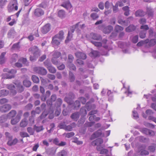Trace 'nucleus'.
<instances>
[{
  "instance_id": "nucleus-15",
  "label": "nucleus",
  "mask_w": 156,
  "mask_h": 156,
  "mask_svg": "<svg viewBox=\"0 0 156 156\" xmlns=\"http://www.w3.org/2000/svg\"><path fill=\"white\" fill-rule=\"evenodd\" d=\"M23 85L26 87H29L31 85V82L28 80V77L27 76L26 78L23 81Z\"/></svg>"
},
{
  "instance_id": "nucleus-32",
  "label": "nucleus",
  "mask_w": 156,
  "mask_h": 156,
  "mask_svg": "<svg viewBox=\"0 0 156 156\" xmlns=\"http://www.w3.org/2000/svg\"><path fill=\"white\" fill-rule=\"evenodd\" d=\"M28 122L26 119H22L20 122V126L22 127H25L27 125Z\"/></svg>"
},
{
  "instance_id": "nucleus-13",
  "label": "nucleus",
  "mask_w": 156,
  "mask_h": 156,
  "mask_svg": "<svg viewBox=\"0 0 156 156\" xmlns=\"http://www.w3.org/2000/svg\"><path fill=\"white\" fill-rule=\"evenodd\" d=\"M103 142V140L100 138H98L92 141L91 144L92 145L95 146L101 145Z\"/></svg>"
},
{
  "instance_id": "nucleus-8",
  "label": "nucleus",
  "mask_w": 156,
  "mask_h": 156,
  "mask_svg": "<svg viewBox=\"0 0 156 156\" xmlns=\"http://www.w3.org/2000/svg\"><path fill=\"white\" fill-rule=\"evenodd\" d=\"M7 88L10 90V92L12 95H15L17 93V91L16 90V87L14 85L12 84H8L6 85Z\"/></svg>"
},
{
  "instance_id": "nucleus-3",
  "label": "nucleus",
  "mask_w": 156,
  "mask_h": 156,
  "mask_svg": "<svg viewBox=\"0 0 156 156\" xmlns=\"http://www.w3.org/2000/svg\"><path fill=\"white\" fill-rule=\"evenodd\" d=\"M17 2V0H12L8 6L9 12H10L14 10L18 9Z\"/></svg>"
},
{
  "instance_id": "nucleus-51",
  "label": "nucleus",
  "mask_w": 156,
  "mask_h": 156,
  "mask_svg": "<svg viewBox=\"0 0 156 156\" xmlns=\"http://www.w3.org/2000/svg\"><path fill=\"white\" fill-rule=\"evenodd\" d=\"M74 59L73 56L71 54H69L68 55V62L67 63H73V62Z\"/></svg>"
},
{
  "instance_id": "nucleus-11",
  "label": "nucleus",
  "mask_w": 156,
  "mask_h": 156,
  "mask_svg": "<svg viewBox=\"0 0 156 156\" xmlns=\"http://www.w3.org/2000/svg\"><path fill=\"white\" fill-rule=\"evenodd\" d=\"M44 11L40 8H37L34 12V15L37 17L41 16L44 14Z\"/></svg>"
},
{
  "instance_id": "nucleus-14",
  "label": "nucleus",
  "mask_w": 156,
  "mask_h": 156,
  "mask_svg": "<svg viewBox=\"0 0 156 156\" xmlns=\"http://www.w3.org/2000/svg\"><path fill=\"white\" fill-rule=\"evenodd\" d=\"M76 57L78 58L84 60L87 58L86 55L81 52H77L75 53Z\"/></svg>"
},
{
  "instance_id": "nucleus-48",
  "label": "nucleus",
  "mask_w": 156,
  "mask_h": 156,
  "mask_svg": "<svg viewBox=\"0 0 156 156\" xmlns=\"http://www.w3.org/2000/svg\"><path fill=\"white\" fill-rule=\"evenodd\" d=\"M90 17L93 20H95L99 17V16L97 13L94 12L90 14Z\"/></svg>"
},
{
  "instance_id": "nucleus-64",
  "label": "nucleus",
  "mask_w": 156,
  "mask_h": 156,
  "mask_svg": "<svg viewBox=\"0 0 156 156\" xmlns=\"http://www.w3.org/2000/svg\"><path fill=\"white\" fill-rule=\"evenodd\" d=\"M39 7L42 8H45L47 7L46 3L45 2H43L41 4H40Z\"/></svg>"
},
{
  "instance_id": "nucleus-45",
  "label": "nucleus",
  "mask_w": 156,
  "mask_h": 156,
  "mask_svg": "<svg viewBox=\"0 0 156 156\" xmlns=\"http://www.w3.org/2000/svg\"><path fill=\"white\" fill-rule=\"evenodd\" d=\"M48 69L49 72L52 73H56V70L55 67H53L52 65L49 67Z\"/></svg>"
},
{
  "instance_id": "nucleus-10",
  "label": "nucleus",
  "mask_w": 156,
  "mask_h": 156,
  "mask_svg": "<svg viewBox=\"0 0 156 156\" xmlns=\"http://www.w3.org/2000/svg\"><path fill=\"white\" fill-rule=\"evenodd\" d=\"M90 37L93 39L97 41H100L102 39L101 35L97 34L91 33L90 34Z\"/></svg>"
},
{
  "instance_id": "nucleus-56",
  "label": "nucleus",
  "mask_w": 156,
  "mask_h": 156,
  "mask_svg": "<svg viewBox=\"0 0 156 156\" xmlns=\"http://www.w3.org/2000/svg\"><path fill=\"white\" fill-rule=\"evenodd\" d=\"M144 124L147 127L152 129H153L154 127V125L148 122H145Z\"/></svg>"
},
{
  "instance_id": "nucleus-47",
  "label": "nucleus",
  "mask_w": 156,
  "mask_h": 156,
  "mask_svg": "<svg viewBox=\"0 0 156 156\" xmlns=\"http://www.w3.org/2000/svg\"><path fill=\"white\" fill-rule=\"evenodd\" d=\"M123 30V28L119 25H117L115 28V30L117 32Z\"/></svg>"
},
{
  "instance_id": "nucleus-42",
  "label": "nucleus",
  "mask_w": 156,
  "mask_h": 156,
  "mask_svg": "<svg viewBox=\"0 0 156 156\" xmlns=\"http://www.w3.org/2000/svg\"><path fill=\"white\" fill-rule=\"evenodd\" d=\"M148 149L151 152H154L155 151V145H153V143L151 145L148 147Z\"/></svg>"
},
{
  "instance_id": "nucleus-1",
  "label": "nucleus",
  "mask_w": 156,
  "mask_h": 156,
  "mask_svg": "<svg viewBox=\"0 0 156 156\" xmlns=\"http://www.w3.org/2000/svg\"><path fill=\"white\" fill-rule=\"evenodd\" d=\"M80 23V22H79L75 25H73L70 27L69 29L68 30L67 37L65 41L66 43H68L71 40V38H72V36H70V34L74 32L75 29L78 27Z\"/></svg>"
},
{
  "instance_id": "nucleus-39",
  "label": "nucleus",
  "mask_w": 156,
  "mask_h": 156,
  "mask_svg": "<svg viewBox=\"0 0 156 156\" xmlns=\"http://www.w3.org/2000/svg\"><path fill=\"white\" fill-rule=\"evenodd\" d=\"M95 122H86L84 125V127L86 128L87 127H90L92 126L93 125Z\"/></svg>"
},
{
  "instance_id": "nucleus-57",
  "label": "nucleus",
  "mask_w": 156,
  "mask_h": 156,
  "mask_svg": "<svg viewBox=\"0 0 156 156\" xmlns=\"http://www.w3.org/2000/svg\"><path fill=\"white\" fill-rule=\"evenodd\" d=\"M19 42L14 44L12 47V49H19Z\"/></svg>"
},
{
  "instance_id": "nucleus-50",
  "label": "nucleus",
  "mask_w": 156,
  "mask_h": 156,
  "mask_svg": "<svg viewBox=\"0 0 156 156\" xmlns=\"http://www.w3.org/2000/svg\"><path fill=\"white\" fill-rule=\"evenodd\" d=\"M27 131L30 135H33L34 134V130L31 127H28L27 128Z\"/></svg>"
},
{
  "instance_id": "nucleus-28",
  "label": "nucleus",
  "mask_w": 156,
  "mask_h": 156,
  "mask_svg": "<svg viewBox=\"0 0 156 156\" xmlns=\"http://www.w3.org/2000/svg\"><path fill=\"white\" fill-rule=\"evenodd\" d=\"M146 14H147L149 17H153L154 14V11L152 9L147 8Z\"/></svg>"
},
{
  "instance_id": "nucleus-31",
  "label": "nucleus",
  "mask_w": 156,
  "mask_h": 156,
  "mask_svg": "<svg viewBox=\"0 0 156 156\" xmlns=\"http://www.w3.org/2000/svg\"><path fill=\"white\" fill-rule=\"evenodd\" d=\"M85 116H81L78 122V126L80 127L81 126L84 122L85 121Z\"/></svg>"
},
{
  "instance_id": "nucleus-9",
  "label": "nucleus",
  "mask_w": 156,
  "mask_h": 156,
  "mask_svg": "<svg viewBox=\"0 0 156 156\" xmlns=\"http://www.w3.org/2000/svg\"><path fill=\"white\" fill-rule=\"evenodd\" d=\"M102 134V132L101 130L99 129L93 133L91 136L90 139L91 140H94L100 136Z\"/></svg>"
},
{
  "instance_id": "nucleus-29",
  "label": "nucleus",
  "mask_w": 156,
  "mask_h": 156,
  "mask_svg": "<svg viewBox=\"0 0 156 156\" xmlns=\"http://www.w3.org/2000/svg\"><path fill=\"white\" fill-rule=\"evenodd\" d=\"M56 37L54 36L52 38V43L53 44L56 45H58L60 44V41Z\"/></svg>"
},
{
  "instance_id": "nucleus-36",
  "label": "nucleus",
  "mask_w": 156,
  "mask_h": 156,
  "mask_svg": "<svg viewBox=\"0 0 156 156\" xmlns=\"http://www.w3.org/2000/svg\"><path fill=\"white\" fill-rule=\"evenodd\" d=\"M16 111L15 110H11L7 115V116L11 117H14L16 114Z\"/></svg>"
},
{
  "instance_id": "nucleus-35",
  "label": "nucleus",
  "mask_w": 156,
  "mask_h": 156,
  "mask_svg": "<svg viewBox=\"0 0 156 156\" xmlns=\"http://www.w3.org/2000/svg\"><path fill=\"white\" fill-rule=\"evenodd\" d=\"M64 100L69 105H72L73 103V99L68 96L65 97Z\"/></svg>"
},
{
  "instance_id": "nucleus-6",
  "label": "nucleus",
  "mask_w": 156,
  "mask_h": 156,
  "mask_svg": "<svg viewBox=\"0 0 156 156\" xmlns=\"http://www.w3.org/2000/svg\"><path fill=\"white\" fill-rule=\"evenodd\" d=\"M12 108V106L9 104H6L0 106V112L2 113H6L10 110Z\"/></svg>"
},
{
  "instance_id": "nucleus-62",
  "label": "nucleus",
  "mask_w": 156,
  "mask_h": 156,
  "mask_svg": "<svg viewBox=\"0 0 156 156\" xmlns=\"http://www.w3.org/2000/svg\"><path fill=\"white\" fill-rule=\"evenodd\" d=\"M140 29H143V30H145L147 32V30L149 29V27L147 25H145L141 26Z\"/></svg>"
},
{
  "instance_id": "nucleus-40",
  "label": "nucleus",
  "mask_w": 156,
  "mask_h": 156,
  "mask_svg": "<svg viewBox=\"0 0 156 156\" xmlns=\"http://www.w3.org/2000/svg\"><path fill=\"white\" fill-rule=\"evenodd\" d=\"M18 62H22L23 64H25L27 66L28 64L27 59L23 58H20L19 59Z\"/></svg>"
},
{
  "instance_id": "nucleus-16",
  "label": "nucleus",
  "mask_w": 156,
  "mask_h": 156,
  "mask_svg": "<svg viewBox=\"0 0 156 156\" xmlns=\"http://www.w3.org/2000/svg\"><path fill=\"white\" fill-rule=\"evenodd\" d=\"M15 84L17 87V89L19 93H21L24 91V88L22 85L21 82L15 83Z\"/></svg>"
},
{
  "instance_id": "nucleus-33",
  "label": "nucleus",
  "mask_w": 156,
  "mask_h": 156,
  "mask_svg": "<svg viewBox=\"0 0 156 156\" xmlns=\"http://www.w3.org/2000/svg\"><path fill=\"white\" fill-rule=\"evenodd\" d=\"M31 79L33 82L35 83H38L39 82V78L35 75H33L31 76Z\"/></svg>"
},
{
  "instance_id": "nucleus-25",
  "label": "nucleus",
  "mask_w": 156,
  "mask_h": 156,
  "mask_svg": "<svg viewBox=\"0 0 156 156\" xmlns=\"http://www.w3.org/2000/svg\"><path fill=\"white\" fill-rule=\"evenodd\" d=\"M15 77V75L8 73L3 74V77L6 79H11Z\"/></svg>"
},
{
  "instance_id": "nucleus-59",
  "label": "nucleus",
  "mask_w": 156,
  "mask_h": 156,
  "mask_svg": "<svg viewBox=\"0 0 156 156\" xmlns=\"http://www.w3.org/2000/svg\"><path fill=\"white\" fill-rule=\"evenodd\" d=\"M5 135L6 138H8V140L12 139L13 136L9 133L8 132H6L5 133Z\"/></svg>"
},
{
  "instance_id": "nucleus-53",
  "label": "nucleus",
  "mask_w": 156,
  "mask_h": 156,
  "mask_svg": "<svg viewBox=\"0 0 156 156\" xmlns=\"http://www.w3.org/2000/svg\"><path fill=\"white\" fill-rule=\"evenodd\" d=\"M138 22L140 24L144 25L146 23V19L144 18H141L139 20Z\"/></svg>"
},
{
  "instance_id": "nucleus-58",
  "label": "nucleus",
  "mask_w": 156,
  "mask_h": 156,
  "mask_svg": "<svg viewBox=\"0 0 156 156\" xmlns=\"http://www.w3.org/2000/svg\"><path fill=\"white\" fill-rule=\"evenodd\" d=\"M8 100L5 98H2L0 99V104L3 105L7 103Z\"/></svg>"
},
{
  "instance_id": "nucleus-54",
  "label": "nucleus",
  "mask_w": 156,
  "mask_h": 156,
  "mask_svg": "<svg viewBox=\"0 0 156 156\" xmlns=\"http://www.w3.org/2000/svg\"><path fill=\"white\" fill-rule=\"evenodd\" d=\"M20 135L22 137H29L30 136L29 134L26 132H21L20 133Z\"/></svg>"
},
{
  "instance_id": "nucleus-22",
  "label": "nucleus",
  "mask_w": 156,
  "mask_h": 156,
  "mask_svg": "<svg viewBox=\"0 0 156 156\" xmlns=\"http://www.w3.org/2000/svg\"><path fill=\"white\" fill-rule=\"evenodd\" d=\"M64 33L63 31L62 30H61L59 31L58 34L55 35L54 36L61 41L64 38Z\"/></svg>"
},
{
  "instance_id": "nucleus-46",
  "label": "nucleus",
  "mask_w": 156,
  "mask_h": 156,
  "mask_svg": "<svg viewBox=\"0 0 156 156\" xmlns=\"http://www.w3.org/2000/svg\"><path fill=\"white\" fill-rule=\"evenodd\" d=\"M147 32L145 30L141 31L139 34L140 37L141 38H144L146 37Z\"/></svg>"
},
{
  "instance_id": "nucleus-7",
  "label": "nucleus",
  "mask_w": 156,
  "mask_h": 156,
  "mask_svg": "<svg viewBox=\"0 0 156 156\" xmlns=\"http://www.w3.org/2000/svg\"><path fill=\"white\" fill-rule=\"evenodd\" d=\"M51 28V24L49 23H47L42 27L41 32L43 34H46L50 30Z\"/></svg>"
},
{
  "instance_id": "nucleus-61",
  "label": "nucleus",
  "mask_w": 156,
  "mask_h": 156,
  "mask_svg": "<svg viewBox=\"0 0 156 156\" xmlns=\"http://www.w3.org/2000/svg\"><path fill=\"white\" fill-rule=\"evenodd\" d=\"M147 140V139L143 136H141L139 137V140L141 142H145Z\"/></svg>"
},
{
  "instance_id": "nucleus-43",
  "label": "nucleus",
  "mask_w": 156,
  "mask_h": 156,
  "mask_svg": "<svg viewBox=\"0 0 156 156\" xmlns=\"http://www.w3.org/2000/svg\"><path fill=\"white\" fill-rule=\"evenodd\" d=\"M90 42L95 46L101 47L102 46V43L101 42L95 41H91Z\"/></svg>"
},
{
  "instance_id": "nucleus-60",
  "label": "nucleus",
  "mask_w": 156,
  "mask_h": 156,
  "mask_svg": "<svg viewBox=\"0 0 156 156\" xmlns=\"http://www.w3.org/2000/svg\"><path fill=\"white\" fill-rule=\"evenodd\" d=\"M14 30L13 28H12L9 30L8 33V36H9V37H10L13 34H14Z\"/></svg>"
},
{
  "instance_id": "nucleus-63",
  "label": "nucleus",
  "mask_w": 156,
  "mask_h": 156,
  "mask_svg": "<svg viewBox=\"0 0 156 156\" xmlns=\"http://www.w3.org/2000/svg\"><path fill=\"white\" fill-rule=\"evenodd\" d=\"M149 154V153L148 151L144 150L141 151L140 154L141 155L143 156L148 155Z\"/></svg>"
},
{
  "instance_id": "nucleus-17",
  "label": "nucleus",
  "mask_w": 156,
  "mask_h": 156,
  "mask_svg": "<svg viewBox=\"0 0 156 156\" xmlns=\"http://www.w3.org/2000/svg\"><path fill=\"white\" fill-rule=\"evenodd\" d=\"M56 150L54 147L48 149L46 150V153L48 155L53 156L55 155Z\"/></svg>"
},
{
  "instance_id": "nucleus-20",
  "label": "nucleus",
  "mask_w": 156,
  "mask_h": 156,
  "mask_svg": "<svg viewBox=\"0 0 156 156\" xmlns=\"http://www.w3.org/2000/svg\"><path fill=\"white\" fill-rule=\"evenodd\" d=\"M79 115H80L81 116L85 117L87 114V112L85 107H82L80 109Z\"/></svg>"
},
{
  "instance_id": "nucleus-23",
  "label": "nucleus",
  "mask_w": 156,
  "mask_h": 156,
  "mask_svg": "<svg viewBox=\"0 0 156 156\" xmlns=\"http://www.w3.org/2000/svg\"><path fill=\"white\" fill-rule=\"evenodd\" d=\"M136 29V27L133 25H130L126 29L127 32H130L134 31Z\"/></svg>"
},
{
  "instance_id": "nucleus-2",
  "label": "nucleus",
  "mask_w": 156,
  "mask_h": 156,
  "mask_svg": "<svg viewBox=\"0 0 156 156\" xmlns=\"http://www.w3.org/2000/svg\"><path fill=\"white\" fill-rule=\"evenodd\" d=\"M54 112V110L51 107L49 108L48 109H45L42 112V114L40 116V118L41 119H42L45 118L47 115L50 114V115L48 116L49 119H51L53 118V116L50 117V116L51 114H52Z\"/></svg>"
},
{
  "instance_id": "nucleus-49",
  "label": "nucleus",
  "mask_w": 156,
  "mask_h": 156,
  "mask_svg": "<svg viewBox=\"0 0 156 156\" xmlns=\"http://www.w3.org/2000/svg\"><path fill=\"white\" fill-rule=\"evenodd\" d=\"M149 130V129L145 128L140 129V130L141 132L147 135H148Z\"/></svg>"
},
{
  "instance_id": "nucleus-44",
  "label": "nucleus",
  "mask_w": 156,
  "mask_h": 156,
  "mask_svg": "<svg viewBox=\"0 0 156 156\" xmlns=\"http://www.w3.org/2000/svg\"><path fill=\"white\" fill-rule=\"evenodd\" d=\"M44 66L48 69L52 65L50 61L48 59H47L45 62H44Z\"/></svg>"
},
{
  "instance_id": "nucleus-52",
  "label": "nucleus",
  "mask_w": 156,
  "mask_h": 156,
  "mask_svg": "<svg viewBox=\"0 0 156 156\" xmlns=\"http://www.w3.org/2000/svg\"><path fill=\"white\" fill-rule=\"evenodd\" d=\"M61 55V53L60 52L58 51H55L54 53L53 54V57L57 58H58L60 57Z\"/></svg>"
},
{
  "instance_id": "nucleus-37",
  "label": "nucleus",
  "mask_w": 156,
  "mask_h": 156,
  "mask_svg": "<svg viewBox=\"0 0 156 156\" xmlns=\"http://www.w3.org/2000/svg\"><path fill=\"white\" fill-rule=\"evenodd\" d=\"M8 90H0V97L2 96H6L9 94Z\"/></svg>"
},
{
  "instance_id": "nucleus-38",
  "label": "nucleus",
  "mask_w": 156,
  "mask_h": 156,
  "mask_svg": "<svg viewBox=\"0 0 156 156\" xmlns=\"http://www.w3.org/2000/svg\"><path fill=\"white\" fill-rule=\"evenodd\" d=\"M7 116L3 115L0 117V123H2L5 122L7 119Z\"/></svg>"
},
{
  "instance_id": "nucleus-4",
  "label": "nucleus",
  "mask_w": 156,
  "mask_h": 156,
  "mask_svg": "<svg viewBox=\"0 0 156 156\" xmlns=\"http://www.w3.org/2000/svg\"><path fill=\"white\" fill-rule=\"evenodd\" d=\"M34 70L37 73L41 75H45L47 73V70L44 67H34Z\"/></svg>"
},
{
  "instance_id": "nucleus-19",
  "label": "nucleus",
  "mask_w": 156,
  "mask_h": 156,
  "mask_svg": "<svg viewBox=\"0 0 156 156\" xmlns=\"http://www.w3.org/2000/svg\"><path fill=\"white\" fill-rule=\"evenodd\" d=\"M61 6L66 9H70L72 6L69 1H67L63 2L61 5Z\"/></svg>"
},
{
  "instance_id": "nucleus-12",
  "label": "nucleus",
  "mask_w": 156,
  "mask_h": 156,
  "mask_svg": "<svg viewBox=\"0 0 156 156\" xmlns=\"http://www.w3.org/2000/svg\"><path fill=\"white\" fill-rule=\"evenodd\" d=\"M136 17H143L146 15V12L141 9H139L136 10L135 13Z\"/></svg>"
},
{
  "instance_id": "nucleus-41",
  "label": "nucleus",
  "mask_w": 156,
  "mask_h": 156,
  "mask_svg": "<svg viewBox=\"0 0 156 156\" xmlns=\"http://www.w3.org/2000/svg\"><path fill=\"white\" fill-rule=\"evenodd\" d=\"M34 131H36L37 132H39L43 129L42 126H37L35 125L34 126Z\"/></svg>"
},
{
  "instance_id": "nucleus-27",
  "label": "nucleus",
  "mask_w": 156,
  "mask_h": 156,
  "mask_svg": "<svg viewBox=\"0 0 156 156\" xmlns=\"http://www.w3.org/2000/svg\"><path fill=\"white\" fill-rule=\"evenodd\" d=\"M67 66L71 70L76 71V66L73 63H67Z\"/></svg>"
},
{
  "instance_id": "nucleus-5",
  "label": "nucleus",
  "mask_w": 156,
  "mask_h": 156,
  "mask_svg": "<svg viewBox=\"0 0 156 156\" xmlns=\"http://www.w3.org/2000/svg\"><path fill=\"white\" fill-rule=\"evenodd\" d=\"M30 51H32L34 55L37 58L40 56V50L38 48V47L36 46H34L30 48L29 49Z\"/></svg>"
},
{
  "instance_id": "nucleus-30",
  "label": "nucleus",
  "mask_w": 156,
  "mask_h": 156,
  "mask_svg": "<svg viewBox=\"0 0 156 156\" xmlns=\"http://www.w3.org/2000/svg\"><path fill=\"white\" fill-rule=\"evenodd\" d=\"M98 55V52L96 51H93L89 53V55L92 57L95 58Z\"/></svg>"
},
{
  "instance_id": "nucleus-24",
  "label": "nucleus",
  "mask_w": 156,
  "mask_h": 156,
  "mask_svg": "<svg viewBox=\"0 0 156 156\" xmlns=\"http://www.w3.org/2000/svg\"><path fill=\"white\" fill-rule=\"evenodd\" d=\"M58 16L61 18H64L66 16L65 12L63 10H60L58 12Z\"/></svg>"
},
{
  "instance_id": "nucleus-34",
  "label": "nucleus",
  "mask_w": 156,
  "mask_h": 156,
  "mask_svg": "<svg viewBox=\"0 0 156 156\" xmlns=\"http://www.w3.org/2000/svg\"><path fill=\"white\" fill-rule=\"evenodd\" d=\"M69 75L70 81L71 82H74L75 80V77L73 73L71 71H69Z\"/></svg>"
},
{
  "instance_id": "nucleus-26",
  "label": "nucleus",
  "mask_w": 156,
  "mask_h": 156,
  "mask_svg": "<svg viewBox=\"0 0 156 156\" xmlns=\"http://www.w3.org/2000/svg\"><path fill=\"white\" fill-rule=\"evenodd\" d=\"M20 119L16 116L15 118L11 119V123L12 125H16L20 121Z\"/></svg>"
},
{
  "instance_id": "nucleus-55",
  "label": "nucleus",
  "mask_w": 156,
  "mask_h": 156,
  "mask_svg": "<svg viewBox=\"0 0 156 156\" xmlns=\"http://www.w3.org/2000/svg\"><path fill=\"white\" fill-rule=\"evenodd\" d=\"M51 61L54 65H57L59 64V62L57 60V58L53 57L51 59Z\"/></svg>"
},
{
  "instance_id": "nucleus-18",
  "label": "nucleus",
  "mask_w": 156,
  "mask_h": 156,
  "mask_svg": "<svg viewBox=\"0 0 156 156\" xmlns=\"http://www.w3.org/2000/svg\"><path fill=\"white\" fill-rule=\"evenodd\" d=\"M18 140L16 138H15L13 140L11 139L8 140L7 144L9 146H12L16 145L18 142Z\"/></svg>"
},
{
  "instance_id": "nucleus-21",
  "label": "nucleus",
  "mask_w": 156,
  "mask_h": 156,
  "mask_svg": "<svg viewBox=\"0 0 156 156\" xmlns=\"http://www.w3.org/2000/svg\"><path fill=\"white\" fill-rule=\"evenodd\" d=\"M79 113L78 112H75L72 114L71 118L74 121H76L79 118Z\"/></svg>"
}]
</instances>
